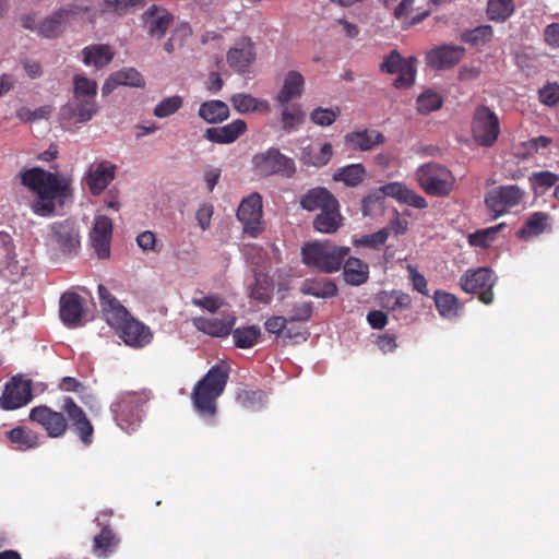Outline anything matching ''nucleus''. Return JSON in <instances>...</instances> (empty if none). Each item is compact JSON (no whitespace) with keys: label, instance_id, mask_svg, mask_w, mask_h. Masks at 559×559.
I'll use <instances>...</instances> for the list:
<instances>
[{"label":"nucleus","instance_id":"obj_53","mask_svg":"<svg viewBox=\"0 0 559 559\" xmlns=\"http://www.w3.org/2000/svg\"><path fill=\"white\" fill-rule=\"evenodd\" d=\"M114 73L120 85L143 87L145 84L142 74L134 68H123Z\"/></svg>","mask_w":559,"mask_h":559},{"label":"nucleus","instance_id":"obj_50","mask_svg":"<svg viewBox=\"0 0 559 559\" xmlns=\"http://www.w3.org/2000/svg\"><path fill=\"white\" fill-rule=\"evenodd\" d=\"M389 238V229L382 228L376 233L364 235L353 240L355 247H367L371 249H379L383 246Z\"/></svg>","mask_w":559,"mask_h":559},{"label":"nucleus","instance_id":"obj_35","mask_svg":"<svg viewBox=\"0 0 559 559\" xmlns=\"http://www.w3.org/2000/svg\"><path fill=\"white\" fill-rule=\"evenodd\" d=\"M332 156L333 147L331 143H324L318 150L312 145L304 146L299 159L306 166L320 168L328 165Z\"/></svg>","mask_w":559,"mask_h":559},{"label":"nucleus","instance_id":"obj_16","mask_svg":"<svg viewBox=\"0 0 559 559\" xmlns=\"http://www.w3.org/2000/svg\"><path fill=\"white\" fill-rule=\"evenodd\" d=\"M32 397L31 382L12 378L5 384L4 392L0 399V405L7 411L16 409L31 402Z\"/></svg>","mask_w":559,"mask_h":559},{"label":"nucleus","instance_id":"obj_38","mask_svg":"<svg viewBox=\"0 0 559 559\" xmlns=\"http://www.w3.org/2000/svg\"><path fill=\"white\" fill-rule=\"evenodd\" d=\"M229 100L234 109L242 115L253 111L267 112L270 110V104L267 100L255 98L246 93L235 94Z\"/></svg>","mask_w":559,"mask_h":559},{"label":"nucleus","instance_id":"obj_44","mask_svg":"<svg viewBox=\"0 0 559 559\" xmlns=\"http://www.w3.org/2000/svg\"><path fill=\"white\" fill-rule=\"evenodd\" d=\"M231 332L235 345L238 348H250L254 346L261 334V330L257 325L237 328Z\"/></svg>","mask_w":559,"mask_h":559},{"label":"nucleus","instance_id":"obj_24","mask_svg":"<svg viewBox=\"0 0 559 559\" xmlns=\"http://www.w3.org/2000/svg\"><path fill=\"white\" fill-rule=\"evenodd\" d=\"M236 323V317L228 314L223 319L218 318H197L194 325L197 329L210 336L214 337H226L228 336Z\"/></svg>","mask_w":559,"mask_h":559},{"label":"nucleus","instance_id":"obj_51","mask_svg":"<svg viewBox=\"0 0 559 559\" xmlns=\"http://www.w3.org/2000/svg\"><path fill=\"white\" fill-rule=\"evenodd\" d=\"M264 397L262 390H241L237 394V402L245 408L259 409L263 405Z\"/></svg>","mask_w":559,"mask_h":559},{"label":"nucleus","instance_id":"obj_3","mask_svg":"<svg viewBox=\"0 0 559 559\" xmlns=\"http://www.w3.org/2000/svg\"><path fill=\"white\" fill-rule=\"evenodd\" d=\"M229 379V367L216 364L197 383L192 401L198 414L207 421H214L217 405L216 400L223 394Z\"/></svg>","mask_w":559,"mask_h":559},{"label":"nucleus","instance_id":"obj_37","mask_svg":"<svg viewBox=\"0 0 559 559\" xmlns=\"http://www.w3.org/2000/svg\"><path fill=\"white\" fill-rule=\"evenodd\" d=\"M119 543L120 539L114 531L108 525H105L99 534L94 537L92 551L98 558H107L115 551Z\"/></svg>","mask_w":559,"mask_h":559},{"label":"nucleus","instance_id":"obj_26","mask_svg":"<svg viewBox=\"0 0 559 559\" xmlns=\"http://www.w3.org/2000/svg\"><path fill=\"white\" fill-rule=\"evenodd\" d=\"M341 267L345 283L350 286H360L369 280V265L358 258H345Z\"/></svg>","mask_w":559,"mask_h":559},{"label":"nucleus","instance_id":"obj_63","mask_svg":"<svg viewBox=\"0 0 559 559\" xmlns=\"http://www.w3.org/2000/svg\"><path fill=\"white\" fill-rule=\"evenodd\" d=\"M406 189L407 187L401 182H390L381 186L378 190L382 193L383 199L385 197H391L402 202Z\"/></svg>","mask_w":559,"mask_h":559},{"label":"nucleus","instance_id":"obj_58","mask_svg":"<svg viewBox=\"0 0 559 559\" xmlns=\"http://www.w3.org/2000/svg\"><path fill=\"white\" fill-rule=\"evenodd\" d=\"M539 102L546 106H555L559 103V85L548 83L538 91Z\"/></svg>","mask_w":559,"mask_h":559},{"label":"nucleus","instance_id":"obj_55","mask_svg":"<svg viewBox=\"0 0 559 559\" xmlns=\"http://www.w3.org/2000/svg\"><path fill=\"white\" fill-rule=\"evenodd\" d=\"M552 143V140L545 135L532 138L521 144L524 152L523 158H530L538 153L540 148H547Z\"/></svg>","mask_w":559,"mask_h":559},{"label":"nucleus","instance_id":"obj_14","mask_svg":"<svg viewBox=\"0 0 559 559\" xmlns=\"http://www.w3.org/2000/svg\"><path fill=\"white\" fill-rule=\"evenodd\" d=\"M51 239L63 254H76L80 247V235L75 223L71 219L55 222L50 225Z\"/></svg>","mask_w":559,"mask_h":559},{"label":"nucleus","instance_id":"obj_42","mask_svg":"<svg viewBox=\"0 0 559 559\" xmlns=\"http://www.w3.org/2000/svg\"><path fill=\"white\" fill-rule=\"evenodd\" d=\"M73 99L74 100H95L97 95V83L82 74L73 78Z\"/></svg>","mask_w":559,"mask_h":559},{"label":"nucleus","instance_id":"obj_25","mask_svg":"<svg viewBox=\"0 0 559 559\" xmlns=\"http://www.w3.org/2000/svg\"><path fill=\"white\" fill-rule=\"evenodd\" d=\"M343 216L336 201L329 209L320 211L313 219V228L322 234H334L342 226Z\"/></svg>","mask_w":559,"mask_h":559},{"label":"nucleus","instance_id":"obj_12","mask_svg":"<svg viewBox=\"0 0 559 559\" xmlns=\"http://www.w3.org/2000/svg\"><path fill=\"white\" fill-rule=\"evenodd\" d=\"M382 72L397 74L393 85L396 88H407L413 85L416 76V59L402 58L397 50H393L385 57L380 66Z\"/></svg>","mask_w":559,"mask_h":559},{"label":"nucleus","instance_id":"obj_23","mask_svg":"<svg viewBox=\"0 0 559 559\" xmlns=\"http://www.w3.org/2000/svg\"><path fill=\"white\" fill-rule=\"evenodd\" d=\"M228 66L237 73H247L255 60L254 46L249 38H245L240 47L230 48L226 55Z\"/></svg>","mask_w":559,"mask_h":559},{"label":"nucleus","instance_id":"obj_46","mask_svg":"<svg viewBox=\"0 0 559 559\" xmlns=\"http://www.w3.org/2000/svg\"><path fill=\"white\" fill-rule=\"evenodd\" d=\"M282 107V128L285 132L290 133L304 122L305 114L299 106H293L290 109L287 106Z\"/></svg>","mask_w":559,"mask_h":559},{"label":"nucleus","instance_id":"obj_8","mask_svg":"<svg viewBox=\"0 0 559 559\" xmlns=\"http://www.w3.org/2000/svg\"><path fill=\"white\" fill-rule=\"evenodd\" d=\"M252 169L262 178L281 176L287 179L293 178L297 170L294 159L273 146L253 155Z\"/></svg>","mask_w":559,"mask_h":559},{"label":"nucleus","instance_id":"obj_19","mask_svg":"<svg viewBox=\"0 0 559 559\" xmlns=\"http://www.w3.org/2000/svg\"><path fill=\"white\" fill-rule=\"evenodd\" d=\"M115 165L108 160H103L96 166H91L85 182L93 195H99L115 178Z\"/></svg>","mask_w":559,"mask_h":559},{"label":"nucleus","instance_id":"obj_32","mask_svg":"<svg viewBox=\"0 0 559 559\" xmlns=\"http://www.w3.org/2000/svg\"><path fill=\"white\" fill-rule=\"evenodd\" d=\"M198 115L206 123L218 124L229 118L230 110L228 105L223 100L211 99L200 105Z\"/></svg>","mask_w":559,"mask_h":559},{"label":"nucleus","instance_id":"obj_64","mask_svg":"<svg viewBox=\"0 0 559 559\" xmlns=\"http://www.w3.org/2000/svg\"><path fill=\"white\" fill-rule=\"evenodd\" d=\"M288 319L282 316H274L265 321V330L269 333L280 335L287 326Z\"/></svg>","mask_w":559,"mask_h":559},{"label":"nucleus","instance_id":"obj_61","mask_svg":"<svg viewBox=\"0 0 559 559\" xmlns=\"http://www.w3.org/2000/svg\"><path fill=\"white\" fill-rule=\"evenodd\" d=\"M214 214V207L210 203H203L195 212V219L202 230H206L211 226V219Z\"/></svg>","mask_w":559,"mask_h":559},{"label":"nucleus","instance_id":"obj_39","mask_svg":"<svg viewBox=\"0 0 559 559\" xmlns=\"http://www.w3.org/2000/svg\"><path fill=\"white\" fill-rule=\"evenodd\" d=\"M550 216L544 212H535L530 215L524 225L516 231L520 239H530L539 236L548 227Z\"/></svg>","mask_w":559,"mask_h":559},{"label":"nucleus","instance_id":"obj_2","mask_svg":"<svg viewBox=\"0 0 559 559\" xmlns=\"http://www.w3.org/2000/svg\"><path fill=\"white\" fill-rule=\"evenodd\" d=\"M21 182L37 195L33 211L39 216L52 215L56 203L63 204L64 200L71 197V180L69 178L39 167L23 171Z\"/></svg>","mask_w":559,"mask_h":559},{"label":"nucleus","instance_id":"obj_17","mask_svg":"<svg viewBox=\"0 0 559 559\" xmlns=\"http://www.w3.org/2000/svg\"><path fill=\"white\" fill-rule=\"evenodd\" d=\"M98 295L100 300L102 311L107 323L117 330L131 317L128 310L120 304V301L110 294V292L104 286L98 285Z\"/></svg>","mask_w":559,"mask_h":559},{"label":"nucleus","instance_id":"obj_45","mask_svg":"<svg viewBox=\"0 0 559 559\" xmlns=\"http://www.w3.org/2000/svg\"><path fill=\"white\" fill-rule=\"evenodd\" d=\"M443 99L440 96V94L427 90L423 92L416 100L417 110L420 114H430L432 111H436L442 107Z\"/></svg>","mask_w":559,"mask_h":559},{"label":"nucleus","instance_id":"obj_59","mask_svg":"<svg viewBox=\"0 0 559 559\" xmlns=\"http://www.w3.org/2000/svg\"><path fill=\"white\" fill-rule=\"evenodd\" d=\"M91 235L98 237L111 238L112 236V222L105 215L96 216Z\"/></svg>","mask_w":559,"mask_h":559},{"label":"nucleus","instance_id":"obj_9","mask_svg":"<svg viewBox=\"0 0 559 559\" xmlns=\"http://www.w3.org/2000/svg\"><path fill=\"white\" fill-rule=\"evenodd\" d=\"M474 140L484 147H491L500 134V122L497 115L487 106H478L472 119Z\"/></svg>","mask_w":559,"mask_h":559},{"label":"nucleus","instance_id":"obj_13","mask_svg":"<svg viewBox=\"0 0 559 559\" xmlns=\"http://www.w3.org/2000/svg\"><path fill=\"white\" fill-rule=\"evenodd\" d=\"M524 194V191L516 185L501 186L487 193L485 204L497 218L503 215L508 209L519 205Z\"/></svg>","mask_w":559,"mask_h":559},{"label":"nucleus","instance_id":"obj_31","mask_svg":"<svg viewBox=\"0 0 559 559\" xmlns=\"http://www.w3.org/2000/svg\"><path fill=\"white\" fill-rule=\"evenodd\" d=\"M97 112L96 100H74L73 105L68 104L62 108V115L75 123L88 122Z\"/></svg>","mask_w":559,"mask_h":559},{"label":"nucleus","instance_id":"obj_15","mask_svg":"<svg viewBox=\"0 0 559 559\" xmlns=\"http://www.w3.org/2000/svg\"><path fill=\"white\" fill-rule=\"evenodd\" d=\"M465 48L457 45H440L426 53V63L433 70H447L463 59Z\"/></svg>","mask_w":559,"mask_h":559},{"label":"nucleus","instance_id":"obj_30","mask_svg":"<svg viewBox=\"0 0 559 559\" xmlns=\"http://www.w3.org/2000/svg\"><path fill=\"white\" fill-rule=\"evenodd\" d=\"M115 52L106 44H93L82 49V60L86 66L102 69L108 66L114 59Z\"/></svg>","mask_w":559,"mask_h":559},{"label":"nucleus","instance_id":"obj_20","mask_svg":"<svg viewBox=\"0 0 559 559\" xmlns=\"http://www.w3.org/2000/svg\"><path fill=\"white\" fill-rule=\"evenodd\" d=\"M246 131L247 122L242 119H236L223 127L207 128L203 136L212 143L230 144L237 141Z\"/></svg>","mask_w":559,"mask_h":559},{"label":"nucleus","instance_id":"obj_60","mask_svg":"<svg viewBox=\"0 0 559 559\" xmlns=\"http://www.w3.org/2000/svg\"><path fill=\"white\" fill-rule=\"evenodd\" d=\"M192 301L195 306L202 307L210 312H216L225 305L224 298L218 295L204 296L201 298L194 297Z\"/></svg>","mask_w":559,"mask_h":559},{"label":"nucleus","instance_id":"obj_40","mask_svg":"<svg viewBox=\"0 0 559 559\" xmlns=\"http://www.w3.org/2000/svg\"><path fill=\"white\" fill-rule=\"evenodd\" d=\"M273 280L265 274H257L254 283L250 286V297L259 302L269 304L272 300Z\"/></svg>","mask_w":559,"mask_h":559},{"label":"nucleus","instance_id":"obj_6","mask_svg":"<svg viewBox=\"0 0 559 559\" xmlns=\"http://www.w3.org/2000/svg\"><path fill=\"white\" fill-rule=\"evenodd\" d=\"M94 1L73 0L60 7L37 25V33L45 38L59 37L71 20L88 14L94 9Z\"/></svg>","mask_w":559,"mask_h":559},{"label":"nucleus","instance_id":"obj_34","mask_svg":"<svg viewBox=\"0 0 559 559\" xmlns=\"http://www.w3.org/2000/svg\"><path fill=\"white\" fill-rule=\"evenodd\" d=\"M304 84V78L299 72L289 71L286 74L284 84L275 98L276 102L281 106H287L292 99L297 98L302 94Z\"/></svg>","mask_w":559,"mask_h":559},{"label":"nucleus","instance_id":"obj_28","mask_svg":"<svg viewBox=\"0 0 559 559\" xmlns=\"http://www.w3.org/2000/svg\"><path fill=\"white\" fill-rule=\"evenodd\" d=\"M337 201L335 195L330 192L326 188H313L310 189L306 194H304L300 199V205L304 210L309 212H313L317 210H325L329 209L332 204Z\"/></svg>","mask_w":559,"mask_h":559},{"label":"nucleus","instance_id":"obj_33","mask_svg":"<svg viewBox=\"0 0 559 559\" xmlns=\"http://www.w3.org/2000/svg\"><path fill=\"white\" fill-rule=\"evenodd\" d=\"M300 292L317 298H331L337 295L338 289L333 280L322 277L306 278L301 284Z\"/></svg>","mask_w":559,"mask_h":559},{"label":"nucleus","instance_id":"obj_27","mask_svg":"<svg viewBox=\"0 0 559 559\" xmlns=\"http://www.w3.org/2000/svg\"><path fill=\"white\" fill-rule=\"evenodd\" d=\"M344 141L355 150L369 151L377 145L383 144L385 136L376 130L365 129L347 133L344 136Z\"/></svg>","mask_w":559,"mask_h":559},{"label":"nucleus","instance_id":"obj_5","mask_svg":"<svg viewBox=\"0 0 559 559\" xmlns=\"http://www.w3.org/2000/svg\"><path fill=\"white\" fill-rule=\"evenodd\" d=\"M416 179L424 192L430 197L445 198L455 188L456 179L452 171L438 163H427L416 170Z\"/></svg>","mask_w":559,"mask_h":559},{"label":"nucleus","instance_id":"obj_4","mask_svg":"<svg viewBox=\"0 0 559 559\" xmlns=\"http://www.w3.org/2000/svg\"><path fill=\"white\" fill-rule=\"evenodd\" d=\"M349 251L348 247L337 246L329 240L312 241L301 248V260L307 266L332 274L341 270Z\"/></svg>","mask_w":559,"mask_h":559},{"label":"nucleus","instance_id":"obj_21","mask_svg":"<svg viewBox=\"0 0 559 559\" xmlns=\"http://www.w3.org/2000/svg\"><path fill=\"white\" fill-rule=\"evenodd\" d=\"M59 313L66 326H78L84 314L83 298L76 293H64L60 298Z\"/></svg>","mask_w":559,"mask_h":559},{"label":"nucleus","instance_id":"obj_43","mask_svg":"<svg viewBox=\"0 0 559 559\" xmlns=\"http://www.w3.org/2000/svg\"><path fill=\"white\" fill-rule=\"evenodd\" d=\"M487 15L490 21L506 22L514 12L513 0H488Z\"/></svg>","mask_w":559,"mask_h":559},{"label":"nucleus","instance_id":"obj_62","mask_svg":"<svg viewBox=\"0 0 559 559\" xmlns=\"http://www.w3.org/2000/svg\"><path fill=\"white\" fill-rule=\"evenodd\" d=\"M111 238L91 235V245L99 259H107L110 255Z\"/></svg>","mask_w":559,"mask_h":559},{"label":"nucleus","instance_id":"obj_41","mask_svg":"<svg viewBox=\"0 0 559 559\" xmlns=\"http://www.w3.org/2000/svg\"><path fill=\"white\" fill-rule=\"evenodd\" d=\"M436 308L441 317L453 318L457 316L460 304L459 299L450 293L436 290L433 294Z\"/></svg>","mask_w":559,"mask_h":559},{"label":"nucleus","instance_id":"obj_7","mask_svg":"<svg viewBox=\"0 0 559 559\" xmlns=\"http://www.w3.org/2000/svg\"><path fill=\"white\" fill-rule=\"evenodd\" d=\"M150 396L145 392H123L118 395L111 405L117 425L130 433L134 431L142 419V407L148 401Z\"/></svg>","mask_w":559,"mask_h":559},{"label":"nucleus","instance_id":"obj_54","mask_svg":"<svg viewBox=\"0 0 559 559\" xmlns=\"http://www.w3.org/2000/svg\"><path fill=\"white\" fill-rule=\"evenodd\" d=\"M105 8L103 12H112L118 15L126 14L131 8L143 5L145 0H103Z\"/></svg>","mask_w":559,"mask_h":559},{"label":"nucleus","instance_id":"obj_47","mask_svg":"<svg viewBox=\"0 0 559 559\" xmlns=\"http://www.w3.org/2000/svg\"><path fill=\"white\" fill-rule=\"evenodd\" d=\"M492 35L493 29L491 25H480L463 33L462 40L472 46H483L492 38Z\"/></svg>","mask_w":559,"mask_h":559},{"label":"nucleus","instance_id":"obj_57","mask_svg":"<svg viewBox=\"0 0 559 559\" xmlns=\"http://www.w3.org/2000/svg\"><path fill=\"white\" fill-rule=\"evenodd\" d=\"M313 313V304L311 301H300L293 305L290 316L287 318L289 322L308 321Z\"/></svg>","mask_w":559,"mask_h":559},{"label":"nucleus","instance_id":"obj_52","mask_svg":"<svg viewBox=\"0 0 559 559\" xmlns=\"http://www.w3.org/2000/svg\"><path fill=\"white\" fill-rule=\"evenodd\" d=\"M340 115H341V110L338 107H335V108L318 107L311 112L310 119L314 124H318L321 127H328V126H331L337 119V117Z\"/></svg>","mask_w":559,"mask_h":559},{"label":"nucleus","instance_id":"obj_48","mask_svg":"<svg viewBox=\"0 0 559 559\" xmlns=\"http://www.w3.org/2000/svg\"><path fill=\"white\" fill-rule=\"evenodd\" d=\"M504 227V224L477 230L468 236V242L473 247L487 248L496 239L497 233Z\"/></svg>","mask_w":559,"mask_h":559},{"label":"nucleus","instance_id":"obj_11","mask_svg":"<svg viewBox=\"0 0 559 559\" xmlns=\"http://www.w3.org/2000/svg\"><path fill=\"white\" fill-rule=\"evenodd\" d=\"M262 197L258 192H253L243 198L237 209L236 216L242 224L245 234L252 238H257L264 230V223L262 221L263 214Z\"/></svg>","mask_w":559,"mask_h":559},{"label":"nucleus","instance_id":"obj_36","mask_svg":"<svg viewBox=\"0 0 559 559\" xmlns=\"http://www.w3.org/2000/svg\"><path fill=\"white\" fill-rule=\"evenodd\" d=\"M367 178V169L360 164H349L344 167L337 168L332 175L335 182H343L346 187L355 188L365 181Z\"/></svg>","mask_w":559,"mask_h":559},{"label":"nucleus","instance_id":"obj_56","mask_svg":"<svg viewBox=\"0 0 559 559\" xmlns=\"http://www.w3.org/2000/svg\"><path fill=\"white\" fill-rule=\"evenodd\" d=\"M558 180L559 176L548 170L535 171L530 177V182L534 189L551 188L558 182Z\"/></svg>","mask_w":559,"mask_h":559},{"label":"nucleus","instance_id":"obj_22","mask_svg":"<svg viewBox=\"0 0 559 559\" xmlns=\"http://www.w3.org/2000/svg\"><path fill=\"white\" fill-rule=\"evenodd\" d=\"M123 342L132 347H143L151 342L152 334L147 326L132 317L117 329Z\"/></svg>","mask_w":559,"mask_h":559},{"label":"nucleus","instance_id":"obj_49","mask_svg":"<svg viewBox=\"0 0 559 559\" xmlns=\"http://www.w3.org/2000/svg\"><path fill=\"white\" fill-rule=\"evenodd\" d=\"M384 210V199L379 190L366 195L361 201V213L364 216H376Z\"/></svg>","mask_w":559,"mask_h":559},{"label":"nucleus","instance_id":"obj_29","mask_svg":"<svg viewBox=\"0 0 559 559\" xmlns=\"http://www.w3.org/2000/svg\"><path fill=\"white\" fill-rule=\"evenodd\" d=\"M5 437L19 451L33 450L41 443L39 435L25 426H17L7 431Z\"/></svg>","mask_w":559,"mask_h":559},{"label":"nucleus","instance_id":"obj_10","mask_svg":"<svg viewBox=\"0 0 559 559\" xmlns=\"http://www.w3.org/2000/svg\"><path fill=\"white\" fill-rule=\"evenodd\" d=\"M496 276L488 267H477L467 270L460 277V287L468 294L478 295V299L485 304L490 305L493 301L492 288L496 284Z\"/></svg>","mask_w":559,"mask_h":559},{"label":"nucleus","instance_id":"obj_1","mask_svg":"<svg viewBox=\"0 0 559 559\" xmlns=\"http://www.w3.org/2000/svg\"><path fill=\"white\" fill-rule=\"evenodd\" d=\"M28 419L38 425L49 438H61L70 427L86 447L93 443L94 427L85 412L72 397L63 403V413L47 405L35 406L29 411Z\"/></svg>","mask_w":559,"mask_h":559},{"label":"nucleus","instance_id":"obj_18","mask_svg":"<svg viewBox=\"0 0 559 559\" xmlns=\"http://www.w3.org/2000/svg\"><path fill=\"white\" fill-rule=\"evenodd\" d=\"M173 14L166 9L152 5L142 14L143 27L154 38L160 39L173 22Z\"/></svg>","mask_w":559,"mask_h":559}]
</instances>
